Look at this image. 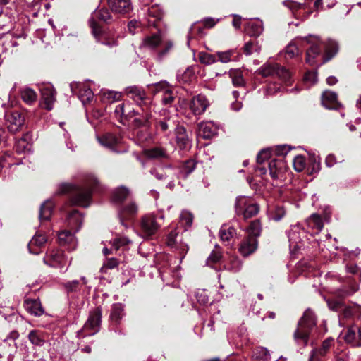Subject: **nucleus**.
Masks as SVG:
<instances>
[{"instance_id": "6e6552de", "label": "nucleus", "mask_w": 361, "mask_h": 361, "mask_svg": "<svg viewBox=\"0 0 361 361\" xmlns=\"http://www.w3.org/2000/svg\"><path fill=\"white\" fill-rule=\"evenodd\" d=\"M166 243L171 249L178 251L183 257L189 249L188 244L183 241L182 233L177 228L172 230L169 233L167 236Z\"/></svg>"}, {"instance_id": "aec40b11", "label": "nucleus", "mask_w": 361, "mask_h": 361, "mask_svg": "<svg viewBox=\"0 0 361 361\" xmlns=\"http://www.w3.org/2000/svg\"><path fill=\"white\" fill-rule=\"evenodd\" d=\"M109 6L116 13L124 14L132 10L130 0H109Z\"/></svg>"}, {"instance_id": "6ab92c4d", "label": "nucleus", "mask_w": 361, "mask_h": 361, "mask_svg": "<svg viewBox=\"0 0 361 361\" xmlns=\"http://www.w3.org/2000/svg\"><path fill=\"white\" fill-rule=\"evenodd\" d=\"M152 106H145V109H141V113H139L137 116L134 118L133 123L136 127H150L151 118H152Z\"/></svg>"}, {"instance_id": "f257e3e1", "label": "nucleus", "mask_w": 361, "mask_h": 361, "mask_svg": "<svg viewBox=\"0 0 361 361\" xmlns=\"http://www.w3.org/2000/svg\"><path fill=\"white\" fill-rule=\"evenodd\" d=\"M97 184L98 180L94 178H90L82 186L63 183L59 186V193H68L73 205L87 207L90 204L92 192L96 190Z\"/></svg>"}, {"instance_id": "2f4dec72", "label": "nucleus", "mask_w": 361, "mask_h": 361, "mask_svg": "<svg viewBox=\"0 0 361 361\" xmlns=\"http://www.w3.org/2000/svg\"><path fill=\"white\" fill-rule=\"evenodd\" d=\"M177 144L180 149H186L190 146V140L184 127H178L176 129Z\"/></svg>"}, {"instance_id": "864d4df0", "label": "nucleus", "mask_w": 361, "mask_h": 361, "mask_svg": "<svg viewBox=\"0 0 361 361\" xmlns=\"http://www.w3.org/2000/svg\"><path fill=\"white\" fill-rule=\"evenodd\" d=\"M300 234V228L298 226H294L291 228L288 233L289 240L291 243L298 244L301 238L299 235Z\"/></svg>"}, {"instance_id": "c9c22d12", "label": "nucleus", "mask_w": 361, "mask_h": 361, "mask_svg": "<svg viewBox=\"0 0 361 361\" xmlns=\"http://www.w3.org/2000/svg\"><path fill=\"white\" fill-rule=\"evenodd\" d=\"M99 141L103 146L114 149V147L118 144L119 139L114 134L106 133L99 137Z\"/></svg>"}, {"instance_id": "72a5a7b5", "label": "nucleus", "mask_w": 361, "mask_h": 361, "mask_svg": "<svg viewBox=\"0 0 361 361\" xmlns=\"http://www.w3.org/2000/svg\"><path fill=\"white\" fill-rule=\"evenodd\" d=\"M125 315L124 305L121 303H115L112 305L110 319L116 324H119L121 319Z\"/></svg>"}, {"instance_id": "f704fd0d", "label": "nucleus", "mask_w": 361, "mask_h": 361, "mask_svg": "<svg viewBox=\"0 0 361 361\" xmlns=\"http://www.w3.org/2000/svg\"><path fill=\"white\" fill-rule=\"evenodd\" d=\"M130 194L129 190L123 186L116 188L112 192V201L114 203H121Z\"/></svg>"}, {"instance_id": "5701e85b", "label": "nucleus", "mask_w": 361, "mask_h": 361, "mask_svg": "<svg viewBox=\"0 0 361 361\" xmlns=\"http://www.w3.org/2000/svg\"><path fill=\"white\" fill-rule=\"evenodd\" d=\"M42 106L47 110H51L55 102V92L51 87L42 89Z\"/></svg>"}, {"instance_id": "09e8293b", "label": "nucleus", "mask_w": 361, "mask_h": 361, "mask_svg": "<svg viewBox=\"0 0 361 361\" xmlns=\"http://www.w3.org/2000/svg\"><path fill=\"white\" fill-rule=\"evenodd\" d=\"M200 61L205 65H211L216 61V56L207 52H200L198 55Z\"/></svg>"}, {"instance_id": "bf43d9fd", "label": "nucleus", "mask_w": 361, "mask_h": 361, "mask_svg": "<svg viewBox=\"0 0 361 361\" xmlns=\"http://www.w3.org/2000/svg\"><path fill=\"white\" fill-rule=\"evenodd\" d=\"M194 78V71L192 68H188L181 76H178V80L183 82H188Z\"/></svg>"}, {"instance_id": "dca6fc26", "label": "nucleus", "mask_w": 361, "mask_h": 361, "mask_svg": "<svg viewBox=\"0 0 361 361\" xmlns=\"http://www.w3.org/2000/svg\"><path fill=\"white\" fill-rule=\"evenodd\" d=\"M258 247V240L253 237H246L240 243L238 251L243 257H247L254 253Z\"/></svg>"}, {"instance_id": "f03ea898", "label": "nucleus", "mask_w": 361, "mask_h": 361, "mask_svg": "<svg viewBox=\"0 0 361 361\" xmlns=\"http://www.w3.org/2000/svg\"><path fill=\"white\" fill-rule=\"evenodd\" d=\"M316 326L314 314L310 309H307L299 320L298 327L294 333L295 340L303 345H307L309 341L310 335Z\"/></svg>"}, {"instance_id": "c85d7f7f", "label": "nucleus", "mask_w": 361, "mask_h": 361, "mask_svg": "<svg viewBox=\"0 0 361 361\" xmlns=\"http://www.w3.org/2000/svg\"><path fill=\"white\" fill-rule=\"evenodd\" d=\"M82 220L83 218L78 210L71 211L66 219L68 226L75 231H78L81 227Z\"/></svg>"}, {"instance_id": "473e14b6", "label": "nucleus", "mask_w": 361, "mask_h": 361, "mask_svg": "<svg viewBox=\"0 0 361 361\" xmlns=\"http://www.w3.org/2000/svg\"><path fill=\"white\" fill-rule=\"evenodd\" d=\"M146 155L157 159H166L169 157L168 152L162 147H154L147 150Z\"/></svg>"}, {"instance_id": "680f3d73", "label": "nucleus", "mask_w": 361, "mask_h": 361, "mask_svg": "<svg viewBox=\"0 0 361 361\" xmlns=\"http://www.w3.org/2000/svg\"><path fill=\"white\" fill-rule=\"evenodd\" d=\"M126 105L125 104H120L116 106L114 113L116 116L121 118V121L123 122L124 120L125 114L126 112Z\"/></svg>"}, {"instance_id": "37998d69", "label": "nucleus", "mask_w": 361, "mask_h": 361, "mask_svg": "<svg viewBox=\"0 0 361 361\" xmlns=\"http://www.w3.org/2000/svg\"><path fill=\"white\" fill-rule=\"evenodd\" d=\"M29 341L35 345L42 346L44 343L40 332L36 330L31 331L28 334Z\"/></svg>"}, {"instance_id": "9d476101", "label": "nucleus", "mask_w": 361, "mask_h": 361, "mask_svg": "<svg viewBox=\"0 0 361 361\" xmlns=\"http://www.w3.org/2000/svg\"><path fill=\"white\" fill-rule=\"evenodd\" d=\"M127 95L134 100L140 109L152 106V99L146 95L144 90L137 87H129L126 89Z\"/></svg>"}, {"instance_id": "1a4fd4ad", "label": "nucleus", "mask_w": 361, "mask_h": 361, "mask_svg": "<svg viewBox=\"0 0 361 361\" xmlns=\"http://www.w3.org/2000/svg\"><path fill=\"white\" fill-rule=\"evenodd\" d=\"M97 20L106 23H110L113 20V18L107 8H102L95 10L89 20V24L92 33L97 34V30H100L101 29V27L97 22Z\"/></svg>"}, {"instance_id": "7c9ffc66", "label": "nucleus", "mask_w": 361, "mask_h": 361, "mask_svg": "<svg viewBox=\"0 0 361 361\" xmlns=\"http://www.w3.org/2000/svg\"><path fill=\"white\" fill-rule=\"evenodd\" d=\"M54 207V203L51 200H47L43 204H42L39 215V218L41 221H47L50 219L52 214Z\"/></svg>"}, {"instance_id": "4d7b16f0", "label": "nucleus", "mask_w": 361, "mask_h": 361, "mask_svg": "<svg viewBox=\"0 0 361 361\" xmlns=\"http://www.w3.org/2000/svg\"><path fill=\"white\" fill-rule=\"evenodd\" d=\"M235 53L234 50H228L226 51L217 52L219 61L222 63H228L231 60V57Z\"/></svg>"}, {"instance_id": "0eeeda50", "label": "nucleus", "mask_w": 361, "mask_h": 361, "mask_svg": "<svg viewBox=\"0 0 361 361\" xmlns=\"http://www.w3.org/2000/svg\"><path fill=\"white\" fill-rule=\"evenodd\" d=\"M235 212L238 215L243 214L245 219L252 218L259 212L257 204L251 202L245 197H239L236 199Z\"/></svg>"}, {"instance_id": "f8f14e48", "label": "nucleus", "mask_w": 361, "mask_h": 361, "mask_svg": "<svg viewBox=\"0 0 361 361\" xmlns=\"http://www.w3.org/2000/svg\"><path fill=\"white\" fill-rule=\"evenodd\" d=\"M138 211L137 205L134 202L123 206L118 211V216L121 224L128 228V226L125 223V221L130 220L136 216Z\"/></svg>"}, {"instance_id": "f3484780", "label": "nucleus", "mask_w": 361, "mask_h": 361, "mask_svg": "<svg viewBox=\"0 0 361 361\" xmlns=\"http://www.w3.org/2000/svg\"><path fill=\"white\" fill-rule=\"evenodd\" d=\"M97 40L101 44L109 47H114L118 45V39L115 34L111 31H103L102 28L97 30V33H92Z\"/></svg>"}, {"instance_id": "e2e57ef3", "label": "nucleus", "mask_w": 361, "mask_h": 361, "mask_svg": "<svg viewBox=\"0 0 361 361\" xmlns=\"http://www.w3.org/2000/svg\"><path fill=\"white\" fill-rule=\"evenodd\" d=\"M221 258V252L218 250H214L208 257L207 263V264L210 265L211 263H216L219 262Z\"/></svg>"}, {"instance_id": "423d86ee", "label": "nucleus", "mask_w": 361, "mask_h": 361, "mask_svg": "<svg viewBox=\"0 0 361 361\" xmlns=\"http://www.w3.org/2000/svg\"><path fill=\"white\" fill-rule=\"evenodd\" d=\"M163 218L162 215L157 217L153 214H147L142 216L140 220V228L143 236L149 238L154 235L161 226V223L159 220H162Z\"/></svg>"}, {"instance_id": "7ed1b4c3", "label": "nucleus", "mask_w": 361, "mask_h": 361, "mask_svg": "<svg viewBox=\"0 0 361 361\" xmlns=\"http://www.w3.org/2000/svg\"><path fill=\"white\" fill-rule=\"evenodd\" d=\"M173 46L171 40H163L160 32L147 35L143 38L140 47L149 50H156L159 59L163 58Z\"/></svg>"}, {"instance_id": "4c0bfd02", "label": "nucleus", "mask_w": 361, "mask_h": 361, "mask_svg": "<svg viewBox=\"0 0 361 361\" xmlns=\"http://www.w3.org/2000/svg\"><path fill=\"white\" fill-rule=\"evenodd\" d=\"M247 32L251 36H259L263 32V23L260 20L250 21L247 25Z\"/></svg>"}, {"instance_id": "de8ad7c7", "label": "nucleus", "mask_w": 361, "mask_h": 361, "mask_svg": "<svg viewBox=\"0 0 361 361\" xmlns=\"http://www.w3.org/2000/svg\"><path fill=\"white\" fill-rule=\"evenodd\" d=\"M260 46H259L258 43L254 41H250L247 42L244 46V53L246 55H250L254 52H259Z\"/></svg>"}, {"instance_id": "69168bd1", "label": "nucleus", "mask_w": 361, "mask_h": 361, "mask_svg": "<svg viewBox=\"0 0 361 361\" xmlns=\"http://www.w3.org/2000/svg\"><path fill=\"white\" fill-rule=\"evenodd\" d=\"M333 339L331 338H327L325 341H323L322 346L319 348H317L321 353L320 354H323L324 355H326L327 352L329 351V348L333 343Z\"/></svg>"}, {"instance_id": "c756f323", "label": "nucleus", "mask_w": 361, "mask_h": 361, "mask_svg": "<svg viewBox=\"0 0 361 361\" xmlns=\"http://www.w3.org/2000/svg\"><path fill=\"white\" fill-rule=\"evenodd\" d=\"M338 51V44L336 41L329 39L325 44V52L323 62L331 60Z\"/></svg>"}, {"instance_id": "4be33fe9", "label": "nucleus", "mask_w": 361, "mask_h": 361, "mask_svg": "<svg viewBox=\"0 0 361 361\" xmlns=\"http://www.w3.org/2000/svg\"><path fill=\"white\" fill-rule=\"evenodd\" d=\"M322 102L326 108L330 109H339L342 107L341 104L337 100V94L331 91L323 92Z\"/></svg>"}, {"instance_id": "ea45409f", "label": "nucleus", "mask_w": 361, "mask_h": 361, "mask_svg": "<svg viewBox=\"0 0 361 361\" xmlns=\"http://www.w3.org/2000/svg\"><path fill=\"white\" fill-rule=\"evenodd\" d=\"M307 223L308 226L316 230V232L322 231L324 226L322 218L317 214L311 215L307 219Z\"/></svg>"}, {"instance_id": "ddd939ff", "label": "nucleus", "mask_w": 361, "mask_h": 361, "mask_svg": "<svg viewBox=\"0 0 361 361\" xmlns=\"http://www.w3.org/2000/svg\"><path fill=\"white\" fill-rule=\"evenodd\" d=\"M344 340L346 343L350 344L353 347H360L361 326L356 324L350 326L344 336Z\"/></svg>"}, {"instance_id": "58836bf2", "label": "nucleus", "mask_w": 361, "mask_h": 361, "mask_svg": "<svg viewBox=\"0 0 361 361\" xmlns=\"http://www.w3.org/2000/svg\"><path fill=\"white\" fill-rule=\"evenodd\" d=\"M20 97L24 102L27 104H32L37 101V93L30 87H25L20 91Z\"/></svg>"}, {"instance_id": "a211bd4d", "label": "nucleus", "mask_w": 361, "mask_h": 361, "mask_svg": "<svg viewBox=\"0 0 361 361\" xmlns=\"http://www.w3.org/2000/svg\"><path fill=\"white\" fill-rule=\"evenodd\" d=\"M44 262L51 267H61L66 264V258L62 250H51L48 257L44 259Z\"/></svg>"}, {"instance_id": "13d9d810", "label": "nucleus", "mask_w": 361, "mask_h": 361, "mask_svg": "<svg viewBox=\"0 0 361 361\" xmlns=\"http://www.w3.org/2000/svg\"><path fill=\"white\" fill-rule=\"evenodd\" d=\"M196 163L192 159H189L185 161L183 166V172L185 173L186 176L192 173L195 169Z\"/></svg>"}, {"instance_id": "9b49d317", "label": "nucleus", "mask_w": 361, "mask_h": 361, "mask_svg": "<svg viewBox=\"0 0 361 361\" xmlns=\"http://www.w3.org/2000/svg\"><path fill=\"white\" fill-rule=\"evenodd\" d=\"M8 130L15 133L18 131L25 122L23 116L18 111H8L5 115Z\"/></svg>"}, {"instance_id": "393cba45", "label": "nucleus", "mask_w": 361, "mask_h": 361, "mask_svg": "<svg viewBox=\"0 0 361 361\" xmlns=\"http://www.w3.org/2000/svg\"><path fill=\"white\" fill-rule=\"evenodd\" d=\"M217 127L212 121L202 122L199 124L200 136L204 139H209L217 133Z\"/></svg>"}, {"instance_id": "b1692460", "label": "nucleus", "mask_w": 361, "mask_h": 361, "mask_svg": "<svg viewBox=\"0 0 361 361\" xmlns=\"http://www.w3.org/2000/svg\"><path fill=\"white\" fill-rule=\"evenodd\" d=\"M163 11L158 6H152L148 8L147 21L149 26L159 27V22L162 19Z\"/></svg>"}, {"instance_id": "774afa93", "label": "nucleus", "mask_w": 361, "mask_h": 361, "mask_svg": "<svg viewBox=\"0 0 361 361\" xmlns=\"http://www.w3.org/2000/svg\"><path fill=\"white\" fill-rule=\"evenodd\" d=\"M270 156V152L267 149L261 150L257 157V161L258 164H262L265 160L268 159Z\"/></svg>"}, {"instance_id": "a878e982", "label": "nucleus", "mask_w": 361, "mask_h": 361, "mask_svg": "<svg viewBox=\"0 0 361 361\" xmlns=\"http://www.w3.org/2000/svg\"><path fill=\"white\" fill-rule=\"evenodd\" d=\"M24 307L29 313L36 317H39L44 312L39 300L27 299L24 301Z\"/></svg>"}, {"instance_id": "a19ab883", "label": "nucleus", "mask_w": 361, "mask_h": 361, "mask_svg": "<svg viewBox=\"0 0 361 361\" xmlns=\"http://www.w3.org/2000/svg\"><path fill=\"white\" fill-rule=\"evenodd\" d=\"M247 236L257 240L261 233V224L259 220L252 221L247 229Z\"/></svg>"}, {"instance_id": "0e129e2a", "label": "nucleus", "mask_w": 361, "mask_h": 361, "mask_svg": "<svg viewBox=\"0 0 361 361\" xmlns=\"http://www.w3.org/2000/svg\"><path fill=\"white\" fill-rule=\"evenodd\" d=\"M174 99L173 94L171 88L169 89L162 94L161 100L164 104H171Z\"/></svg>"}, {"instance_id": "e433bc0d", "label": "nucleus", "mask_w": 361, "mask_h": 361, "mask_svg": "<svg viewBox=\"0 0 361 361\" xmlns=\"http://www.w3.org/2000/svg\"><path fill=\"white\" fill-rule=\"evenodd\" d=\"M236 235V230L233 226L223 225L219 231V236L222 241H230Z\"/></svg>"}, {"instance_id": "2eb2a0df", "label": "nucleus", "mask_w": 361, "mask_h": 361, "mask_svg": "<svg viewBox=\"0 0 361 361\" xmlns=\"http://www.w3.org/2000/svg\"><path fill=\"white\" fill-rule=\"evenodd\" d=\"M209 103L206 97L202 94H198L194 97L190 104V109L195 115H200L203 114Z\"/></svg>"}, {"instance_id": "a18cd8bd", "label": "nucleus", "mask_w": 361, "mask_h": 361, "mask_svg": "<svg viewBox=\"0 0 361 361\" xmlns=\"http://www.w3.org/2000/svg\"><path fill=\"white\" fill-rule=\"evenodd\" d=\"M78 97L83 103H85L93 99L94 94L91 89L84 87L79 90Z\"/></svg>"}, {"instance_id": "5fc2aeb1", "label": "nucleus", "mask_w": 361, "mask_h": 361, "mask_svg": "<svg viewBox=\"0 0 361 361\" xmlns=\"http://www.w3.org/2000/svg\"><path fill=\"white\" fill-rule=\"evenodd\" d=\"M118 260L116 258H108L104 263L103 267L101 269L102 272H106V269H112L118 267Z\"/></svg>"}, {"instance_id": "052dcab7", "label": "nucleus", "mask_w": 361, "mask_h": 361, "mask_svg": "<svg viewBox=\"0 0 361 361\" xmlns=\"http://www.w3.org/2000/svg\"><path fill=\"white\" fill-rule=\"evenodd\" d=\"M169 84L166 82H160L158 83H156L154 85V90L153 91L156 94H164V92L170 89Z\"/></svg>"}, {"instance_id": "603ef678", "label": "nucleus", "mask_w": 361, "mask_h": 361, "mask_svg": "<svg viewBox=\"0 0 361 361\" xmlns=\"http://www.w3.org/2000/svg\"><path fill=\"white\" fill-rule=\"evenodd\" d=\"M254 356L257 360H268L269 358V353L267 348L259 347L256 348Z\"/></svg>"}, {"instance_id": "39448f33", "label": "nucleus", "mask_w": 361, "mask_h": 361, "mask_svg": "<svg viewBox=\"0 0 361 361\" xmlns=\"http://www.w3.org/2000/svg\"><path fill=\"white\" fill-rule=\"evenodd\" d=\"M102 314V310L101 307H97L91 310L81 332L80 331L78 334H80L82 332H87L84 335L85 336L86 335L92 336L98 332L101 326Z\"/></svg>"}, {"instance_id": "20e7f679", "label": "nucleus", "mask_w": 361, "mask_h": 361, "mask_svg": "<svg viewBox=\"0 0 361 361\" xmlns=\"http://www.w3.org/2000/svg\"><path fill=\"white\" fill-rule=\"evenodd\" d=\"M259 72L264 77L277 76L287 85L291 84L290 71L277 63H265L259 69Z\"/></svg>"}, {"instance_id": "338daca9", "label": "nucleus", "mask_w": 361, "mask_h": 361, "mask_svg": "<svg viewBox=\"0 0 361 361\" xmlns=\"http://www.w3.org/2000/svg\"><path fill=\"white\" fill-rule=\"evenodd\" d=\"M320 351L317 348L313 349L310 354L308 361H321L322 358L324 357L323 354H320Z\"/></svg>"}, {"instance_id": "8fccbe9b", "label": "nucleus", "mask_w": 361, "mask_h": 361, "mask_svg": "<svg viewBox=\"0 0 361 361\" xmlns=\"http://www.w3.org/2000/svg\"><path fill=\"white\" fill-rule=\"evenodd\" d=\"M300 54L296 42L290 43L286 48V57L292 59Z\"/></svg>"}, {"instance_id": "79ce46f5", "label": "nucleus", "mask_w": 361, "mask_h": 361, "mask_svg": "<svg viewBox=\"0 0 361 361\" xmlns=\"http://www.w3.org/2000/svg\"><path fill=\"white\" fill-rule=\"evenodd\" d=\"M241 267L242 262L236 256L230 257L228 264L225 265V269L233 272L239 271L241 269Z\"/></svg>"}, {"instance_id": "4468645a", "label": "nucleus", "mask_w": 361, "mask_h": 361, "mask_svg": "<svg viewBox=\"0 0 361 361\" xmlns=\"http://www.w3.org/2000/svg\"><path fill=\"white\" fill-rule=\"evenodd\" d=\"M303 41L311 44L310 47L306 51V62L314 65L315 63V59L319 56L321 53L319 39L317 38L308 39L306 37Z\"/></svg>"}, {"instance_id": "6e6d98bb", "label": "nucleus", "mask_w": 361, "mask_h": 361, "mask_svg": "<svg viewBox=\"0 0 361 361\" xmlns=\"http://www.w3.org/2000/svg\"><path fill=\"white\" fill-rule=\"evenodd\" d=\"M306 165L305 159L302 156H297L293 160V166L295 171H303Z\"/></svg>"}, {"instance_id": "bb28decb", "label": "nucleus", "mask_w": 361, "mask_h": 361, "mask_svg": "<svg viewBox=\"0 0 361 361\" xmlns=\"http://www.w3.org/2000/svg\"><path fill=\"white\" fill-rule=\"evenodd\" d=\"M286 168L284 161L281 159H271L269 163V173L272 178H279Z\"/></svg>"}, {"instance_id": "49530a36", "label": "nucleus", "mask_w": 361, "mask_h": 361, "mask_svg": "<svg viewBox=\"0 0 361 361\" xmlns=\"http://www.w3.org/2000/svg\"><path fill=\"white\" fill-rule=\"evenodd\" d=\"M173 122H171V118L169 116H166L164 118L157 121L156 127L161 132H166L170 126H173Z\"/></svg>"}, {"instance_id": "c03bdc74", "label": "nucleus", "mask_w": 361, "mask_h": 361, "mask_svg": "<svg viewBox=\"0 0 361 361\" xmlns=\"http://www.w3.org/2000/svg\"><path fill=\"white\" fill-rule=\"evenodd\" d=\"M230 76L232 78V82L234 86L243 87L245 85V80L240 71L233 70L230 71Z\"/></svg>"}, {"instance_id": "3c124183", "label": "nucleus", "mask_w": 361, "mask_h": 361, "mask_svg": "<svg viewBox=\"0 0 361 361\" xmlns=\"http://www.w3.org/2000/svg\"><path fill=\"white\" fill-rule=\"evenodd\" d=\"M130 240L126 236H118L112 242V245L114 247L116 250H118L122 246L128 245L130 243Z\"/></svg>"}, {"instance_id": "412c9836", "label": "nucleus", "mask_w": 361, "mask_h": 361, "mask_svg": "<svg viewBox=\"0 0 361 361\" xmlns=\"http://www.w3.org/2000/svg\"><path fill=\"white\" fill-rule=\"evenodd\" d=\"M59 243L61 246H67L69 250H75L77 240L69 231H62L58 234Z\"/></svg>"}, {"instance_id": "cd10ccee", "label": "nucleus", "mask_w": 361, "mask_h": 361, "mask_svg": "<svg viewBox=\"0 0 361 361\" xmlns=\"http://www.w3.org/2000/svg\"><path fill=\"white\" fill-rule=\"evenodd\" d=\"M47 238L43 234L35 235L28 243V249L30 253L37 255L40 252V248L47 242Z\"/></svg>"}]
</instances>
